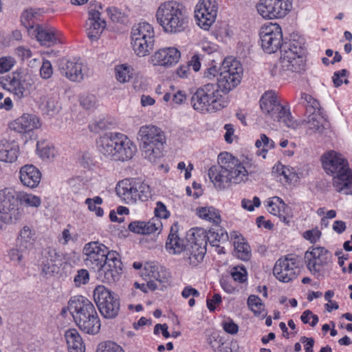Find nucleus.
<instances>
[{"mask_svg":"<svg viewBox=\"0 0 352 352\" xmlns=\"http://www.w3.org/2000/svg\"><path fill=\"white\" fill-rule=\"evenodd\" d=\"M133 73V67L127 63L117 65L114 67L115 78L120 83L129 82Z\"/></svg>","mask_w":352,"mask_h":352,"instance_id":"c9c22d12","label":"nucleus"},{"mask_svg":"<svg viewBox=\"0 0 352 352\" xmlns=\"http://www.w3.org/2000/svg\"><path fill=\"white\" fill-rule=\"evenodd\" d=\"M60 71L63 76L71 81L80 82L88 76L89 69L79 60H69L61 65Z\"/></svg>","mask_w":352,"mask_h":352,"instance_id":"a878e982","label":"nucleus"},{"mask_svg":"<svg viewBox=\"0 0 352 352\" xmlns=\"http://www.w3.org/2000/svg\"><path fill=\"white\" fill-rule=\"evenodd\" d=\"M206 230L196 228L191 230L189 245L186 248L184 259L191 266L201 263L206 252Z\"/></svg>","mask_w":352,"mask_h":352,"instance_id":"2eb2a0df","label":"nucleus"},{"mask_svg":"<svg viewBox=\"0 0 352 352\" xmlns=\"http://www.w3.org/2000/svg\"><path fill=\"white\" fill-rule=\"evenodd\" d=\"M261 47L267 54H273L282 50L283 43L280 26L277 23H268L261 26L259 31Z\"/></svg>","mask_w":352,"mask_h":352,"instance_id":"f3484780","label":"nucleus"},{"mask_svg":"<svg viewBox=\"0 0 352 352\" xmlns=\"http://www.w3.org/2000/svg\"><path fill=\"white\" fill-rule=\"evenodd\" d=\"M248 305L256 316L264 318L267 313L265 312V305L261 299L255 295H251L248 299Z\"/></svg>","mask_w":352,"mask_h":352,"instance_id":"a19ab883","label":"nucleus"},{"mask_svg":"<svg viewBox=\"0 0 352 352\" xmlns=\"http://www.w3.org/2000/svg\"><path fill=\"white\" fill-rule=\"evenodd\" d=\"M195 214L201 219L216 226L221 222L220 212L211 206L197 207L195 209Z\"/></svg>","mask_w":352,"mask_h":352,"instance_id":"473e14b6","label":"nucleus"},{"mask_svg":"<svg viewBox=\"0 0 352 352\" xmlns=\"http://www.w3.org/2000/svg\"><path fill=\"white\" fill-rule=\"evenodd\" d=\"M68 310L80 329L96 334L100 329V321L93 303L82 296H75L68 302Z\"/></svg>","mask_w":352,"mask_h":352,"instance_id":"39448f33","label":"nucleus"},{"mask_svg":"<svg viewBox=\"0 0 352 352\" xmlns=\"http://www.w3.org/2000/svg\"><path fill=\"white\" fill-rule=\"evenodd\" d=\"M63 264V254L56 249L47 248L42 254L41 261V273L45 278L58 274Z\"/></svg>","mask_w":352,"mask_h":352,"instance_id":"b1692460","label":"nucleus"},{"mask_svg":"<svg viewBox=\"0 0 352 352\" xmlns=\"http://www.w3.org/2000/svg\"><path fill=\"white\" fill-rule=\"evenodd\" d=\"M206 243L208 241L211 245L219 248V245L221 243H223L228 241V235L227 232L220 229L217 232L212 231L208 233L206 231Z\"/></svg>","mask_w":352,"mask_h":352,"instance_id":"79ce46f5","label":"nucleus"},{"mask_svg":"<svg viewBox=\"0 0 352 352\" xmlns=\"http://www.w3.org/2000/svg\"><path fill=\"white\" fill-rule=\"evenodd\" d=\"M130 231L139 234H159L162 230V223L157 218H152L150 221H133L129 224Z\"/></svg>","mask_w":352,"mask_h":352,"instance_id":"c85d7f7f","label":"nucleus"},{"mask_svg":"<svg viewBox=\"0 0 352 352\" xmlns=\"http://www.w3.org/2000/svg\"><path fill=\"white\" fill-rule=\"evenodd\" d=\"M328 251L322 247L314 248L311 251H307L305 254V261H310L314 258L326 256Z\"/></svg>","mask_w":352,"mask_h":352,"instance_id":"864d4df0","label":"nucleus"},{"mask_svg":"<svg viewBox=\"0 0 352 352\" xmlns=\"http://www.w3.org/2000/svg\"><path fill=\"white\" fill-rule=\"evenodd\" d=\"M94 301L100 314L106 318H115L120 309L116 296L104 285H98L94 291Z\"/></svg>","mask_w":352,"mask_h":352,"instance_id":"dca6fc26","label":"nucleus"},{"mask_svg":"<svg viewBox=\"0 0 352 352\" xmlns=\"http://www.w3.org/2000/svg\"><path fill=\"white\" fill-rule=\"evenodd\" d=\"M184 246V239H181L177 233L173 232L171 230L166 243L167 251L170 254H179L183 251Z\"/></svg>","mask_w":352,"mask_h":352,"instance_id":"e433bc0d","label":"nucleus"},{"mask_svg":"<svg viewBox=\"0 0 352 352\" xmlns=\"http://www.w3.org/2000/svg\"><path fill=\"white\" fill-rule=\"evenodd\" d=\"M299 256L288 254L278 259L274 267L273 274L281 282L288 283L297 276L296 269L299 267Z\"/></svg>","mask_w":352,"mask_h":352,"instance_id":"4be33fe9","label":"nucleus"},{"mask_svg":"<svg viewBox=\"0 0 352 352\" xmlns=\"http://www.w3.org/2000/svg\"><path fill=\"white\" fill-rule=\"evenodd\" d=\"M155 218H157L160 220V219H167L170 213L166 209V206L161 201H157L156 203V206L155 208Z\"/></svg>","mask_w":352,"mask_h":352,"instance_id":"69168bd1","label":"nucleus"},{"mask_svg":"<svg viewBox=\"0 0 352 352\" xmlns=\"http://www.w3.org/2000/svg\"><path fill=\"white\" fill-rule=\"evenodd\" d=\"M238 285V283L234 282V283H232L226 278H221L220 280V285L222 289L228 294H234L239 292L240 288Z\"/></svg>","mask_w":352,"mask_h":352,"instance_id":"603ef678","label":"nucleus"},{"mask_svg":"<svg viewBox=\"0 0 352 352\" xmlns=\"http://www.w3.org/2000/svg\"><path fill=\"white\" fill-rule=\"evenodd\" d=\"M218 12L215 0H199L195 9V17L197 25L204 30H208L214 23Z\"/></svg>","mask_w":352,"mask_h":352,"instance_id":"6ab92c4d","label":"nucleus"},{"mask_svg":"<svg viewBox=\"0 0 352 352\" xmlns=\"http://www.w3.org/2000/svg\"><path fill=\"white\" fill-rule=\"evenodd\" d=\"M285 204L280 197H274L267 202V210L270 213L275 216L280 217L281 212L285 208Z\"/></svg>","mask_w":352,"mask_h":352,"instance_id":"37998d69","label":"nucleus"},{"mask_svg":"<svg viewBox=\"0 0 352 352\" xmlns=\"http://www.w3.org/2000/svg\"><path fill=\"white\" fill-rule=\"evenodd\" d=\"M65 338L69 352H85V345L78 331L70 329L65 331Z\"/></svg>","mask_w":352,"mask_h":352,"instance_id":"2f4dec72","label":"nucleus"},{"mask_svg":"<svg viewBox=\"0 0 352 352\" xmlns=\"http://www.w3.org/2000/svg\"><path fill=\"white\" fill-rule=\"evenodd\" d=\"M18 201L25 207L38 208L41 204L40 197L24 191H18Z\"/></svg>","mask_w":352,"mask_h":352,"instance_id":"ea45409f","label":"nucleus"},{"mask_svg":"<svg viewBox=\"0 0 352 352\" xmlns=\"http://www.w3.org/2000/svg\"><path fill=\"white\" fill-rule=\"evenodd\" d=\"M325 173L333 177L332 185L338 192L352 195V170L348 161L335 151H329L321 156Z\"/></svg>","mask_w":352,"mask_h":352,"instance_id":"7ed1b4c3","label":"nucleus"},{"mask_svg":"<svg viewBox=\"0 0 352 352\" xmlns=\"http://www.w3.org/2000/svg\"><path fill=\"white\" fill-rule=\"evenodd\" d=\"M78 240V234H72L69 230L65 228L63 230L62 234L59 238V242L63 245H67L69 241L76 242Z\"/></svg>","mask_w":352,"mask_h":352,"instance_id":"338daca9","label":"nucleus"},{"mask_svg":"<svg viewBox=\"0 0 352 352\" xmlns=\"http://www.w3.org/2000/svg\"><path fill=\"white\" fill-rule=\"evenodd\" d=\"M53 74V68L51 63L43 59L42 66L40 69V75L43 79H49Z\"/></svg>","mask_w":352,"mask_h":352,"instance_id":"e2e57ef3","label":"nucleus"},{"mask_svg":"<svg viewBox=\"0 0 352 352\" xmlns=\"http://www.w3.org/2000/svg\"><path fill=\"white\" fill-rule=\"evenodd\" d=\"M322 118L319 114L314 112L309 113L307 119L304 122L307 124L308 129L315 132H322L324 129L323 124L321 122Z\"/></svg>","mask_w":352,"mask_h":352,"instance_id":"c03bdc74","label":"nucleus"},{"mask_svg":"<svg viewBox=\"0 0 352 352\" xmlns=\"http://www.w3.org/2000/svg\"><path fill=\"white\" fill-rule=\"evenodd\" d=\"M25 250V249H21L16 245V247L12 248L8 250L7 256L10 261L19 265L23 258V252Z\"/></svg>","mask_w":352,"mask_h":352,"instance_id":"3c124183","label":"nucleus"},{"mask_svg":"<svg viewBox=\"0 0 352 352\" xmlns=\"http://www.w3.org/2000/svg\"><path fill=\"white\" fill-rule=\"evenodd\" d=\"M79 162L85 168L91 169L94 166V160L89 153H84L79 159Z\"/></svg>","mask_w":352,"mask_h":352,"instance_id":"774afa93","label":"nucleus"},{"mask_svg":"<svg viewBox=\"0 0 352 352\" xmlns=\"http://www.w3.org/2000/svg\"><path fill=\"white\" fill-rule=\"evenodd\" d=\"M199 46L201 50L208 54H213L217 52L218 46L215 43L208 41L206 38H203L200 43Z\"/></svg>","mask_w":352,"mask_h":352,"instance_id":"680f3d73","label":"nucleus"},{"mask_svg":"<svg viewBox=\"0 0 352 352\" xmlns=\"http://www.w3.org/2000/svg\"><path fill=\"white\" fill-rule=\"evenodd\" d=\"M102 204V199L100 197L96 196L94 198H87L85 200V204L87 205L88 209L94 212L97 217H102L104 211L99 206Z\"/></svg>","mask_w":352,"mask_h":352,"instance_id":"49530a36","label":"nucleus"},{"mask_svg":"<svg viewBox=\"0 0 352 352\" xmlns=\"http://www.w3.org/2000/svg\"><path fill=\"white\" fill-rule=\"evenodd\" d=\"M228 102V96L215 83H207L199 87L191 98L192 108L201 113L221 111Z\"/></svg>","mask_w":352,"mask_h":352,"instance_id":"423d86ee","label":"nucleus"},{"mask_svg":"<svg viewBox=\"0 0 352 352\" xmlns=\"http://www.w3.org/2000/svg\"><path fill=\"white\" fill-rule=\"evenodd\" d=\"M242 163L232 153L224 151L217 156V165L208 170V177L215 188L223 190L242 180Z\"/></svg>","mask_w":352,"mask_h":352,"instance_id":"f03ea898","label":"nucleus"},{"mask_svg":"<svg viewBox=\"0 0 352 352\" xmlns=\"http://www.w3.org/2000/svg\"><path fill=\"white\" fill-rule=\"evenodd\" d=\"M15 60L11 56H3L0 58V74L9 72L14 65Z\"/></svg>","mask_w":352,"mask_h":352,"instance_id":"13d9d810","label":"nucleus"},{"mask_svg":"<svg viewBox=\"0 0 352 352\" xmlns=\"http://www.w3.org/2000/svg\"><path fill=\"white\" fill-rule=\"evenodd\" d=\"M36 236L35 231L28 226H24L19 232L16 237L17 246L26 250L34 247Z\"/></svg>","mask_w":352,"mask_h":352,"instance_id":"7c9ffc66","label":"nucleus"},{"mask_svg":"<svg viewBox=\"0 0 352 352\" xmlns=\"http://www.w3.org/2000/svg\"><path fill=\"white\" fill-rule=\"evenodd\" d=\"M97 100L94 95L83 96L80 98V104L84 109H92L96 106Z\"/></svg>","mask_w":352,"mask_h":352,"instance_id":"0e129e2a","label":"nucleus"},{"mask_svg":"<svg viewBox=\"0 0 352 352\" xmlns=\"http://www.w3.org/2000/svg\"><path fill=\"white\" fill-rule=\"evenodd\" d=\"M19 146L12 141H0V161L6 163L14 162L19 156Z\"/></svg>","mask_w":352,"mask_h":352,"instance_id":"c756f323","label":"nucleus"},{"mask_svg":"<svg viewBox=\"0 0 352 352\" xmlns=\"http://www.w3.org/2000/svg\"><path fill=\"white\" fill-rule=\"evenodd\" d=\"M96 144L98 152L111 161H128L137 151L135 144L121 133H107L98 139Z\"/></svg>","mask_w":352,"mask_h":352,"instance_id":"20e7f679","label":"nucleus"},{"mask_svg":"<svg viewBox=\"0 0 352 352\" xmlns=\"http://www.w3.org/2000/svg\"><path fill=\"white\" fill-rule=\"evenodd\" d=\"M306 48L299 41H289L285 43L280 51L279 64L282 69L287 73H300L305 70Z\"/></svg>","mask_w":352,"mask_h":352,"instance_id":"9d476101","label":"nucleus"},{"mask_svg":"<svg viewBox=\"0 0 352 352\" xmlns=\"http://www.w3.org/2000/svg\"><path fill=\"white\" fill-rule=\"evenodd\" d=\"M36 153L41 159L46 162H52L58 155L54 146L45 142H37Z\"/></svg>","mask_w":352,"mask_h":352,"instance_id":"72a5a7b5","label":"nucleus"},{"mask_svg":"<svg viewBox=\"0 0 352 352\" xmlns=\"http://www.w3.org/2000/svg\"><path fill=\"white\" fill-rule=\"evenodd\" d=\"M0 84L4 89L12 94L17 99L27 96L32 88L30 82L18 72L0 78Z\"/></svg>","mask_w":352,"mask_h":352,"instance_id":"aec40b11","label":"nucleus"},{"mask_svg":"<svg viewBox=\"0 0 352 352\" xmlns=\"http://www.w3.org/2000/svg\"><path fill=\"white\" fill-rule=\"evenodd\" d=\"M260 107L266 118L283 123L288 128L297 127L298 124L294 120L289 109L280 104L275 92H265L260 100Z\"/></svg>","mask_w":352,"mask_h":352,"instance_id":"1a4fd4ad","label":"nucleus"},{"mask_svg":"<svg viewBox=\"0 0 352 352\" xmlns=\"http://www.w3.org/2000/svg\"><path fill=\"white\" fill-rule=\"evenodd\" d=\"M155 18L163 31L167 34L183 32L188 23L186 10L179 2L167 1L157 9Z\"/></svg>","mask_w":352,"mask_h":352,"instance_id":"0eeeda50","label":"nucleus"},{"mask_svg":"<svg viewBox=\"0 0 352 352\" xmlns=\"http://www.w3.org/2000/svg\"><path fill=\"white\" fill-rule=\"evenodd\" d=\"M97 352H124L121 346L113 342H107L101 344Z\"/></svg>","mask_w":352,"mask_h":352,"instance_id":"bf43d9fd","label":"nucleus"},{"mask_svg":"<svg viewBox=\"0 0 352 352\" xmlns=\"http://www.w3.org/2000/svg\"><path fill=\"white\" fill-rule=\"evenodd\" d=\"M82 254L85 265L98 281L111 284L119 280L122 263L116 252L98 241H91L84 245Z\"/></svg>","mask_w":352,"mask_h":352,"instance_id":"f257e3e1","label":"nucleus"},{"mask_svg":"<svg viewBox=\"0 0 352 352\" xmlns=\"http://www.w3.org/2000/svg\"><path fill=\"white\" fill-rule=\"evenodd\" d=\"M292 7L290 0H260L257 11L264 19H272L284 17Z\"/></svg>","mask_w":352,"mask_h":352,"instance_id":"412c9836","label":"nucleus"},{"mask_svg":"<svg viewBox=\"0 0 352 352\" xmlns=\"http://www.w3.org/2000/svg\"><path fill=\"white\" fill-rule=\"evenodd\" d=\"M162 267L155 263H146L144 264L141 276L145 280L154 279L161 282L160 270Z\"/></svg>","mask_w":352,"mask_h":352,"instance_id":"58836bf2","label":"nucleus"},{"mask_svg":"<svg viewBox=\"0 0 352 352\" xmlns=\"http://www.w3.org/2000/svg\"><path fill=\"white\" fill-rule=\"evenodd\" d=\"M131 45L139 57H145L153 50L155 41L153 26L148 22L141 21L133 25L131 30Z\"/></svg>","mask_w":352,"mask_h":352,"instance_id":"f8f14e48","label":"nucleus"},{"mask_svg":"<svg viewBox=\"0 0 352 352\" xmlns=\"http://www.w3.org/2000/svg\"><path fill=\"white\" fill-rule=\"evenodd\" d=\"M37 103L41 111L47 115L53 116L58 111L59 106L54 98L43 96Z\"/></svg>","mask_w":352,"mask_h":352,"instance_id":"4c0bfd02","label":"nucleus"},{"mask_svg":"<svg viewBox=\"0 0 352 352\" xmlns=\"http://www.w3.org/2000/svg\"><path fill=\"white\" fill-rule=\"evenodd\" d=\"M137 139L144 158L153 163L162 156L166 143V133L159 126L147 124L140 127Z\"/></svg>","mask_w":352,"mask_h":352,"instance_id":"6e6552de","label":"nucleus"},{"mask_svg":"<svg viewBox=\"0 0 352 352\" xmlns=\"http://www.w3.org/2000/svg\"><path fill=\"white\" fill-rule=\"evenodd\" d=\"M89 280V274L87 270L82 269L77 272L76 275L74 276V282L75 285L80 287L82 285L87 284Z\"/></svg>","mask_w":352,"mask_h":352,"instance_id":"5fc2aeb1","label":"nucleus"},{"mask_svg":"<svg viewBox=\"0 0 352 352\" xmlns=\"http://www.w3.org/2000/svg\"><path fill=\"white\" fill-rule=\"evenodd\" d=\"M19 178L21 184L29 188L38 187L41 180V173L32 164H26L21 167Z\"/></svg>","mask_w":352,"mask_h":352,"instance_id":"cd10ccee","label":"nucleus"},{"mask_svg":"<svg viewBox=\"0 0 352 352\" xmlns=\"http://www.w3.org/2000/svg\"><path fill=\"white\" fill-rule=\"evenodd\" d=\"M106 27L105 21L101 18V14L96 10L89 12V18L86 22L87 36L91 41L97 40Z\"/></svg>","mask_w":352,"mask_h":352,"instance_id":"bb28decb","label":"nucleus"},{"mask_svg":"<svg viewBox=\"0 0 352 352\" xmlns=\"http://www.w3.org/2000/svg\"><path fill=\"white\" fill-rule=\"evenodd\" d=\"M223 129L226 131L223 135L225 141L228 144L232 143L237 138V135L235 134L234 126L232 124H226Z\"/></svg>","mask_w":352,"mask_h":352,"instance_id":"052dcab7","label":"nucleus"},{"mask_svg":"<svg viewBox=\"0 0 352 352\" xmlns=\"http://www.w3.org/2000/svg\"><path fill=\"white\" fill-rule=\"evenodd\" d=\"M31 34L34 35L43 46L51 47L56 44L64 43L63 33L52 27L44 28L36 25Z\"/></svg>","mask_w":352,"mask_h":352,"instance_id":"393cba45","label":"nucleus"},{"mask_svg":"<svg viewBox=\"0 0 352 352\" xmlns=\"http://www.w3.org/2000/svg\"><path fill=\"white\" fill-rule=\"evenodd\" d=\"M40 15V10L36 8H28L21 13V22L22 25L28 30L30 34L35 29L34 24Z\"/></svg>","mask_w":352,"mask_h":352,"instance_id":"f704fd0d","label":"nucleus"},{"mask_svg":"<svg viewBox=\"0 0 352 352\" xmlns=\"http://www.w3.org/2000/svg\"><path fill=\"white\" fill-rule=\"evenodd\" d=\"M221 327L227 333L231 335L237 333L239 329V326L230 318L222 321Z\"/></svg>","mask_w":352,"mask_h":352,"instance_id":"4d7b16f0","label":"nucleus"},{"mask_svg":"<svg viewBox=\"0 0 352 352\" xmlns=\"http://www.w3.org/2000/svg\"><path fill=\"white\" fill-rule=\"evenodd\" d=\"M327 257L326 256L323 257L314 258L310 261H305L307 264V268L311 273L314 274H318L319 275L323 269L324 265L327 263Z\"/></svg>","mask_w":352,"mask_h":352,"instance_id":"a18cd8bd","label":"nucleus"},{"mask_svg":"<svg viewBox=\"0 0 352 352\" xmlns=\"http://www.w3.org/2000/svg\"><path fill=\"white\" fill-rule=\"evenodd\" d=\"M301 103L306 109L307 113H312L318 109L319 102L315 100L311 95L302 94L301 96Z\"/></svg>","mask_w":352,"mask_h":352,"instance_id":"de8ad7c7","label":"nucleus"},{"mask_svg":"<svg viewBox=\"0 0 352 352\" xmlns=\"http://www.w3.org/2000/svg\"><path fill=\"white\" fill-rule=\"evenodd\" d=\"M181 56V52L177 47H162L149 56L148 63L153 67L168 69L175 67L179 62Z\"/></svg>","mask_w":352,"mask_h":352,"instance_id":"a211bd4d","label":"nucleus"},{"mask_svg":"<svg viewBox=\"0 0 352 352\" xmlns=\"http://www.w3.org/2000/svg\"><path fill=\"white\" fill-rule=\"evenodd\" d=\"M263 146V148L260 152L259 155H263V158L265 157L268 149L275 147V143L272 140H270L265 134H261L260 139H258L255 142V146L260 148Z\"/></svg>","mask_w":352,"mask_h":352,"instance_id":"09e8293b","label":"nucleus"},{"mask_svg":"<svg viewBox=\"0 0 352 352\" xmlns=\"http://www.w3.org/2000/svg\"><path fill=\"white\" fill-rule=\"evenodd\" d=\"M276 172L284 177L287 183H291L296 177V173L292 167L286 166L282 164H278L273 168Z\"/></svg>","mask_w":352,"mask_h":352,"instance_id":"8fccbe9b","label":"nucleus"},{"mask_svg":"<svg viewBox=\"0 0 352 352\" xmlns=\"http://www.w3.org/2000/svg\"><path fill=\"white\" fill-rule=\"evenodd\" d=\"M222 298L219 294H214L206 300V306L210 312H214L221 304Z\"/></svg>","mask_w":352,"mask_h":352,"instance_id":"6e6d98bb","label":"nucleus"},{"mask_svg":"<svg viewBox=\"0 0 352 352\" xmlns=\"http://www.w3.org/2000/svg\"><path fill=\"white\" fill-rule=\"evenodd\" d=\"M42 126L41 118L34 113H23L16 119L10 121L8 127L21 135H27Z\"/></svg>","mask_w":352,"mask_h":352,"instance_id":"5701e85b","label":"nucleus"},{"mask_svg":"<svg viewBox=\"0 0 352 352\" xmlns=\"http://www.w3.org/2000/svg\"><path fill=\"white\" fill-rule=\"evenodd\" d=\"M116 192L126 204L146 201L152 197L151 187L147 184L133 178L120 181L116 186Z\"/></svg>","mask_w":352,"mask_h":352,"instance_id":"9b49d317","label":"nucleus"},{"mask_svg":"<svg viewBox=\"0 0 352 352\" xmlns=\"http://www.w3.org/2000/svg\"><path fill=\"white\" fill-rule=\"evenodd\" d=\"M23 216V209L19 206L18 191L12 188L0 190V220L6 224H15Z\"/></svg>","mask_w":352,"mask_h":352,"instance_id":"ddd939ff","label":"nucleus"},{"mask_svg":"<svg viewBox=\"0 0 352 352\" xmlns=\"http://www.w3.org/2000/svg\"><path fill=\"white\" fill-rule=\"evenodd\" d=\"M242 65L233 56L226 57L221 65V72L216 84L226 95L240 84L241 81Z\"/></svg>","mask_w":352,"mask_h":352,"instance_id":"4468645a","label":"nucleus"}]
</instances>
